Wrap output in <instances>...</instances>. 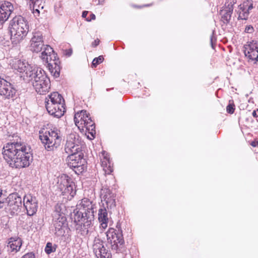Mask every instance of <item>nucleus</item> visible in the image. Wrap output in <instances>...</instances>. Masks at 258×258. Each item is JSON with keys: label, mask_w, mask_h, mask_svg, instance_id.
Instances as JSON below:
<instances>
[{"label": "nucleus", "mask_w": 258, "mask_h": 258, "mask_svg": "<svg viewBox=\"0 0 258 258\" xmlns=\"http://www.w3.org/2000/svg\"><path fill=\"white\" fill-rule=\"evenodd\" d=\"M43 51L41 53V58L42 60L45 59L46 57H48V55L54 52V50L49 45H44L43 48Z\"/></svg>", "instance_id": "cd10ccee"}, {"label": "nucleus", "mask_w": 258, "mask_h": 258, "mask_svg": "<svg viewBox=\"0 0 258 258\" xmlns=\"http://www.w3.org/2000/svg\"><path fill=\"white\" fill-rule=\"evenodd\" d=\"M244 53L246 56L251 60L258 58V41L252 40L244 46Z\"/></svg>", "instance_id": "2eb2a0df"}, {"label": "nucleus", "mask_w": 258, "mask_h": 258, "mask_svg": "<svg viewBox=\"0 0 258 258\" xmlns=\"http://www.w3.org/2000/svg\"><path fill=\"white\" fill-rule=\"evenodd\" d=\"M23 241L18 236L12 237L8 239L7 242L8 250L16 253L19 251L22 245Z\"/></svg>", "instance_id": "412c9836"}, {"label": "nucleus", "mask_w": 258, "mask_h": 258, "mask_svg": "<svg viewBox=\"0 0 258 258\" xmlns=\"http://www.w3.org/2000/svg\"><path fill=\"white\" fill-rule=\"evenodd\" d=\"M94 206L89 199L84 198L74 211V220L76 229L84 231L92 224L94 220Z\"/></svg>", "instance_id": "7ed1b4c3"}, {"label": "nucleus", "mask_w": 258, "mask_h": 258, "mask_svg": "<svg viewBox=\"0 0 258 258\" xmlns=\"http://www.w3.org/2000/svg\"><path fill=\"white\" fill-rule=\"evenodd\" d=\"M30 40V49L33 52L38 53L43 50L44 46L42 34L40 32H34Z\"/></svg>", "instance_id": "ddd939ff"}, {"label": "nucleus", "mask_w": 258, "mask_h": 258, "mask_svg": "<svg viewBox=\"0 0 258 258\" xmlns=\"http://www.w3.org/2000/svg\"><path fill=\"white\" fill-rule=\"evenodd\" d=\"M88 14V11H83V13H82V17L83 18H86L87 15Z\"/></svg>", "instance_id": "37998d69"}, {"label": "nucleus", "mask_w": 258, "mask_h": 258, "mask_svg": "<svg viewBox=\"0 0 258 258\" xmlns=\"http://www.w3.org/2000/svg\"><path fill=\"white\" fill-rule=\"evenodd\" d=\"M101 197L105 202L108 208L112 209L115 207V196L109 188H104L101 189Z\"/></svg>", "instance_id": "dca6fc26"}, {"label": "nucleus", "mask_w": 258, "mask_h": 258, "mask_svg": "<svg viewBox=\"0 0 258 258\" xmlns=\"http://www.w3.org/2000/svg\"><path fill=\"white\" fill-rule=\"evenodd\" d=\"M64 207L63 204H57L55 206V210L53 213V225L55 233L60 232V234L61 233L62 228L67 223V218L63 210Z\"/></svg>", "instance_id": "6e6552de"}, {"label": "nucleus", "mask_w": 258, "mask_h": 258, "mask_svg": "<svg viewBox=\"0 0 258 258\" xmlns=\"http://www.w3.org/2000/svg\"><path fill=\"white\" fill-rule=\"evenodd\" d=\"M72 53V49H69L66 50V55H68L69 56H71Z\"/></svg>", "instance_id": "79ce46f5"}, {"label": "nucleus", "mask_w": 258, "mask_h": 258, "mask_svg": "<svg viewBox=\"0 0 258 258\" xmlns=\"http://www.w3.org/2000/svg\"><path fill=\"white\" fill-rule=\"evenodd\" d=\"M45 135H47L48 137H49L51 139V141L53 140L54 141H56V140L59 141V145L61 142V137L58 135L57 130H52L51 129L50 131L48 132H45L44 133Z\"/></svg>", "instance_id": "bb28decb"}, {"label": "nucleus", "mask_w": 258, "mask_h": 258, "mask_svg": "<svg viewBox=\"0 0 258 258\" xmlns=\"http://www.w3.org/2000/svg\"><path fill=\"white\" fill-rule=\"evenodd\" d=\"M250 145H251V146H252L253 147H257V146H258V141H252Z\"/></svg>", "instance_id": "a19ab883"}, {"label": "nucleus", "mask_w": 258, "mask_h": 258, "mask_svg": "<svg viewBox=\"0 0 258 258\" xmlns=\"http://www.w3.org/2000/svg\"><path fill=\"white\" fill-rule=\"evenodd\" d=\"M29 78L27 81L31 82L36 91L40 94H44L50 88L49 79L41 68L34 67L33 72L27 73Z\"/></svg>", "instance_id": "20e7f679"}, {"label": "nucleus", "mask_w": 258, "mask_h": 258, "mask_svg": "<svg viewBox=\"0 0 258 258\" xmlns=\"http://www.w3.org/2000/svg\"><path fill=\"white\" fill-rule=\"evenodd\" d=\"M93 251L97 258H112L111 253L103 245V241L99 237H95L92 245Z\"/></svg>", "instance_id": "9d476101"}, {"label": "nucleus", "mask_w": 258, "mask_h": 258, "mask_svg": "<svg viewBox=\"0 0 258 258\" xmlns=\"http://www.w3.org/2000/svg\"><path fill=\"white\" fill-rule=\"evenodd\" d=\"M33 4V13L35 17H39L40 11V9L42 10L44 6L45 0H30Z\"/></svg>", "instance_id": "b1692460"}, {"label": "nucleus", "mask_w": 258, "mask_h": 258, "mask_svg": "<svg viewBox=\"0 0 258 258\" xmlns=\"http://www.w3.org/2000/svg\"><path fill=\"white\" fill-rule=\"evenodd\" d=\"M103 60L104 58L102 55H100L99 57L95 58L92 62V67H96V66L98 64L101 63L103 61Z\"/></svg>", "instance_id": "7c9ffc66"}, {"label": "nucleus", "mask_w": 258, "mask_h": 258, "mask_svg": "<svg viewBox=\"0 0 258 258\" xmlns=\"http://www.w3.org/2000/svg\"><path fill=\"white\" fill-rule=\"evenodd\" d=\"M48 58L49 60L54 59V60H55V59L58 58L57 54L55 53L54 51V52H52V53L48 55Z\"/></svg>", "instance_id": "e433bc0d"}, {"label": "nucleus", "mask_w": 258, "mask_h": 258, "mask_svg": "<svg viewBox=\"0 0 258 258\" xmlns=\"http://www.w3.org/2000/svg\"><path fill=\"white\" fill-rule=\"evenodd\" d=\"M89 117V114L87 113L86 110H82L80 112H78L74 116V121L75 124L80 128L81 127V125L85 124L87 118Z\"/></svg>", "instance_id": "4be33fe9"}, {"label": "nucleus", "mask_w": 258, "mask_h": 258, "mask_svg": "<svg viewBox=\"0 0 258 258\" xmlns=\"http://www.w3.org/2000/svg\"><path fill=\"white\" fill-rule=\"evenodd\" d=\"M23 204L28 215L33 216L36 213L38 208V201L35 197L31 195L24 196Z\"/></svg>", "instance_id": "4468645a"}, {"label": "nucleus", "mask_w": 258, "mask_h": 258, "mask_svg": "<svg viewBox=\"0 0 258 258\" xmlns=\"http://www.w3.org/2000/svg\"><path fill=\"white\" fill-rule=\"evenodd\" d=\"M256 111L257 112V113H258V108L257 109V110H256Z\"/></svg>", "instance_id": "a18cd8bd"}, {"label": "nucleus", "mask_w": 258, "mask_h": 258, "mask_svg": "<svg viewBox=\"0 0 258 258\" xmlns=\"http://www.w3.org/2000/svg\"><path fill=\"white\" fill-rule=\"evenodd\" d=\"M68 176L61 177L58 181L59 188L63 195H68V198L71 199L76 195V191L74 189V184Z\"/></svg>", "instance_id": "1a4fd4ad"}, {"label": "nucleus", "mask_w": 258, "mask_h": 258, "mask_svg": "<svg viewBox=\"0 0 258 258\" xmlns=\"http://www.w3.org/2000/svg\"><path fill=\"white\" fill-rule=\"evenodd\" d=\"M234 4V2H230L228 4V5L227 6L225 10L229 12V13H231L232 14L233 10V5Z\"/></svg>", "instance_id": "72a5a7b5"}, {"label": "nucleus", "mask_w": 258, "mask_h": 258, "mask_svg": "<svg viewBox=\"0 0 258 258\" xmlns=\"http://www.w3.org/2000/svg\"><path fill=\"white\" fill-rule=\"evenodd\" d=\"M14 68L15 70L23 74L22 76L26 80H27L29 78L27 73L29 72L32 73L33 72L34 70V68L33 67L28 64L26 62L21 61L20 60H18L14 64Z\"/></svg>", "instance_id": "6ab92c4d"}, {"label": "nucleus", "mask_w": 258, "mask_h": 258, "mask_svg": "<svg viewBox=\"0 0 258 258\" xmlns=\"http://www.w3.org/2000/svg\"><path fill=\"white\" fill-rule=\"evenodd\" d=\"M7 209L10 211L12 215L19 212L22 207L21 197L17 192L10 194L6 199Z\"/></svg>", "instance_id": "9b49d317"}, {"label": "nucleus", "mask_w": 258, "mask_h": 258, "mask_svg": "<svg viewBox=\"0 0 258 258\" xmlns=\"http://www.w3.org/2000/svg\"><path fill=\"white\" fill-rule=\"evenodd\" d=\"M64 150L70 155L67 158L68 166L79 175L87 168V162L84 158L82 145L79 143L78 136L70 134L67 138Z\"/></svg>", "instance_id": "f03ea898"}, {"label": "nucleus", "mask_w": 258, "mask_h": 258, "mask_svg": "<svg viewBox=\"0 0 258 258\" xmlns=\"http://www.w3.org/2000/svg\"><path fill=\"white\" fill-rule=\"evenodd\" d=\"M39 139L42 143L44 145L45 149L47 151H53L54 148H56L59 146V141H54L53 140L51 141V139L45 135L43 134L41 135L39 132Z\"/></svg>", "instance_id": "aec40b11"}, {"label": "nucleus", "mask_w": 258, "mask_h": 258, "mask_svg": "<svg viewBox=\"0 0 258 258\" xmlns=\"http://www.w3.org/2000/svg\"><path fill=\"white\" fill-rule=\"evenodd\" d=\"M253 31V28L251 26H247L245 28V32L248 33H251Z\"/></svg>", "instance_id": "4c0bfd02"}, {"label": "nucleus", "mask_w": 258, "mask_h": 258, "mask_svg": "<svg viewBox=\"0 0 258 258\" xmlns=\"http://www.w3.org/2000/svg\"><path fill=\"white\" fill-rule=\"evenodd\" d=\"M95 15L94 14H91L90 17L86 18V20L87 21H91L92 20H95Z\"/></svg>", "instance_id": "58836bf2"}, {"label": "nucleus", "mask_w": 258, "mask_h": 258, "mask_svg": "<svg viewBox=\"0 0 258 258\" xmlns=\"http://www.w3.org/2000/svg\"><path fill=\"white\" fill-rule=\"evenodd\" d=\"M98 220L101 226L105 229L107 227L108 222V213L105 208H100L98 211Z\"/></svg>", "instance_id": "5701e85b"}, {"label": "nucleus", "mask_w": 258, "mask_h": 258, "mask_svg": "<svg viewBox=\"0 0 258 258\" xmlns=\"http://www.w3.org/2000/svg\"><path fill=\"white\" fill-rule=\"evenodd\" d=\"M252 114L254 117H257L258 116L257 113V112L256 111V110L253 111Z\"/></svg>", "instance_id": "c03bdc74"}, {"label": "nucleus", "mask_w": 258, "mask_h": 258, "mask_svg": "<svg viewBox=\"0 0 258 258\" xmlns=\"http://www.w3.org/2000/svg\"><path fill=\"white\" fill-rule=\"evenodd\" d=\"M45 99V107L49 114L59 118L66 112L65 102L61 94L57 92L51 93Z\"/></svg>", "instance_id": "423d86ee"}, {"label": "nucleus", "mask_w": 258, "mask_h": 258, "mask_svg": "<svg viewBox=\"0 0 258 258\" xmlns=\"http://www.w3.org/2000/svg\"><path fill=\"white\" fill-rule=\"evenodd\" d=\"M250 8H251V6L249 7L248 9H249Z\"/></svg>", "instance_id": "49530a36"}, {"label": "nucleus", "mask_w": 258, "mask_h": 258, "mask_svg": "<svg viewBox=\"0 0 258 258\" xmlns=\"http://www.w3.org/2000/svg\"><path fill=\"white\" fill-rule=\"evenodd\" d=\"M81 127L83 130L84 127H85L86 130H87L93 138H94V134H95V126L94 122L91 120L90 117L87 118V120L85 121V124H83V125H81Z\"/></svg>", "instance_id": "393cba45"}, {"label": "nucleus", "mask_w": 258, "mask_h": 258, "mask_svg": "<svg viewBox=\"0 0 258 258\" xmlns=\"http://www.w3.org/2000/svg\"><path fill=\"white\" fill-rule=\"evenodd\" d=\"M14 9L12 4L8 2H5L0 6V23H4L10 16Z\"/></svg>", "instance_id": "a211bd4d"}, {"label": "nucleus", "mask_w": 258, "mask_h": 258, "mask_svg": "<svg viewBox=\"0 0 258 258\" xmlns=\"http://www.w3.org/2000/svg\"><path fill=\"white\" fill-rule=\"evenodd\" d=\"M2 155L9 165L15 168L28 167L33 160L31 148L22 142L7 143L3 148Z\"/></svg>", "instance_id": "f257e3e1"}, {"label": "nucleus", "mask_w": 258, "mask_h": 258, "mask_svg": "<svg viewBox=\"0 0 258 258\" xmlns=\"http://www.w3.org/2000/svg\"><path fill=\"white\" fill-rule=\"evenodd\" d=\"M43 62L47 63V68L50 73L55 78H58L60 75V62L59 59H55L53 60H49L48 57H46L45 59L43 60Z\"/></svg>", "instance_id": "f3484780"}, {"label": "nucleus", "mask_w": 258, "mask_h": 258, "mask_svg": "<svg viewBox=\"0 0 258 258\" xmlns=\"http://www.w3.org/2000/svg\"><path fill=\"white\" fill-rule=\"evenodd\" d=\"M10 27L11 40L13 44L20 43L27 35L29 29L28 22L21 16L13 18Z\"/></svg>", "instance_id": "39448f33"}, {"label": "nucleus", "mask_w": 258, "mask_h": 258, "mask_svg": "<svg viewBox=\"0 0 258 258\" xmlns=\"http://www.w3.org/2000/svg\"><path fill=\"white\" fill-rule=\"evenodd\" d=\"M100 40L98 39L95 40L92 43V46L94 47L99 45Z\"/></svg>", "instance_id": "ea45409f"}, {"label": "nucleus", "mask_w": 258, "mask_h": 258, "mask_svg": "<svg viewBox=\"0 0 258 258\" xmlns=\"http://www.w3.org/2000/svg\"><path fill=\"white\" fill-rule=\"evenodd\" d=\"M21 258H35V256L34 253L31 252L25 254Z\"/></svg>", "instance_id": "c9c22d12"}, {"label": "nucleus", "mask_w": 258, "mask_h": 258, "mask_svg": "<svg viewBox=\"0 0 258 258\" xmlns=\"http://www.w3.org/2000/svg\"><path fill=\"white\" fill-rule=\"evenodd\" d=\"M248 15V12H244L240 13L238 18L241 20H246Z\"/></svg>", "instance_id": "f704fd0d"}, {"label": "nucleus", "mask_w": 258, "mask_h": 258, "mask_svg": "<svg viewBox=\"0 0 258 258\" xmlns=\"http://www.w3.org/2000/svg\"><path fill=\"white\" fill-rule=\"evenodd\" d=\"M224 12L225 13L222 16V21L224 23L228 24L231 19L232 13H229V12L226 10Z\"/></svg>", "instance_id": "c756f323"}, {"label": "nucleus", "mask_w": 258, "mask_h": 258, "mask_svg": "<svg viewBox=\"0 0 258 258\" xmlns=\"http://www.w3.org/2000/svg\"><path fill=\"white\" fill-rule=\"evenodd\" d=\"M10 81L9 77L4 79L0 77V94L7 99L13 97L16 93V90Z\"/></svg>", "instance_id": "f8f14e48"}, {"label": "nucleus", "mask_w": 258, "mask_h": 258, "mask_svg": "<svg viewBox=\"0 0 258 258\" xmlns=\"http://www.w3.org/2000/svg\"><path fill=\"white\" fill-rule=\"evenodd\" d=\"M108 243L111 248L116 253L123 252L125 250L124 240L122 232H117L113 228H110L106 233Z\"/></svg>", "instance_id": "0eeeda50"}, {"label": "nucleus", "mask_w": 258, "mask_h": 258, "mask_svg": "<svg viewBox=\"0 0 258 258\" xmlns=\"http://www.w3.org/2000/svg\"><path fill=\"white\" fill-rule=\"evenodd\" d=\"M216 41V38L214 36V31H212V33L210 36V43L213 49L215 48L214 43Z\"/></svg>", "instance_id": "473e14b6"}, {"label": "nucleus", "mask_w": 258, "mask_h": 258, "mask_svg": "<svg viewBox=\"0 0 258 258\" xmlns=\"http://www.w3.org/2000/svg\"><path fill=\"white\" fill-rule=\"evenodd\" d=\"M102 166L106 174H110L113 171V167L109 159L105 156L102 162Z\"/></svg>", "instance_id": "a878e982"}, {"label": "nucleus", "mask_w": 258, "mask_h": 258, "mask_svg": "<svg viewBox=\"0 0 258 258\" xmlns=\"http://www.w3.org/2000/svg\"><path fill=\"white\" fill-rule=\"evenodd\" d=\"M235 110L234 103H229L226 107V111L229 114H233Z\"/></svg>", "instance_id": "2f4dec72"}, {"label": "nucleus", "mask_w": 258, "mask_h": 258, "mask_svg": "<svg viewBox=\"0 0 258 258\" xmlns=\"http://www.w3.org/2000/svg\"><path fill=\"white\" fill-rule=\"evenodd\" d=\"M56 245H52L51 242H47L45 248V251L47 254H50L56 250Z\"/></svg>", "instance_id": "c85d7f7f"}]
</instances>
